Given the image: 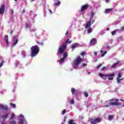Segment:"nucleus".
<instances>
[{
  "label": "nucleus",
  "instance_id": "f257e3e1",
  "mask_svg": "<svg viewBox=\"0 0 124 124\" xmlns=\"http://www.w3.org/2000/svg\"><path fill=\"white\" fill-rule=\"evenodd\" d=\"M31 57H36L38 53H39V51H40V48L39 46L37 45L33 46L31 47Z\"/></svg>",
  "mask_w": 124,
  "mask_h": 124
},
{
  "label": "nucleus",
  "instance_id": "f03ea898",
  "mask_svg": "<svg viewBox=\"0 0 124 124\" xmlns=\"http://www.w3.org/2000/svg\"><path fill=\"white\" fill-rule=\"evenodd\" d=\"M83 62V59H82L80 56L77 57V59L75 60L74 62V68L76 69V68L79 66L80 62Z\"/></svg>",
  "mask_w": 124,
  "mask_h": 124
},
{
  "label": "nucleus",
  "instance_id": "7ed1b4c3",
  "mask_svg": "<svg viewBox=\"0 0 124 124\" xmlns=\"http://www.w3.org/2000/svg\"><path fill=\"white\" fill-rule=\"evenodd\" d=\"M89 121L91 122V124H96V123L98 124V123L101 122V119L99 118H91Z\"/></svg>",
  "mask_w": 124,
  "mask_h": 124
},
{
  "label": "nucleus",
  "instance_id": "20e7f679",
  "mask_svg": "<svg viewBox=\"0 0 124 124\" xmlns=\"http://www.w3.org/2000/svg\"><path fill=\"white\" fill-rule=\"evenodd\" d=\"M65 49H66V45L64 44L59 47L58 50V52L59 54H63V53H64V51H65Z\"/></svg>",
  "mask_w": 124,
  "mask_h": 124
},
{
  "label": "nucleus",
  "instance_id": "39448f33",
  "mask_svg": "<svg viewBox=\"0 0 124 124\" xmlns=\"http://www.w3.org/2000/svg\"><path fill=\"white\" fill-rule=\"evenodd\" d=\"M115 75V74L112 73L109 75L108 74H103L102 73H100L99 75V76H100L101 78H102V77H114Z\"/></svg>",
  "mask_w": 124,
  "mask_h": 124
},
{
  "label": "nucleus",
  "instance_id": "423d86ee",
  "mask_svg": "<svg viewBox=\"0 0 124 124\" xmlns=\"http://www.w3.org/2000/svg\"><path fill=\"white\" fill-rule=\"evenodd\" d=\"M71 91L73 95H75L76 96H77V95H78V90L75 89V88H72Z\"/></svg>",
  "mask_w": 124,
  "mask_h": 124
},
{
  "label": "nucleus",
  "instance_id": "0eeeda50",
  "mask_svg": "<svg viewBox=\"0 0 124 124\" xmlns=\"http://www.w3.org/2000/svg\"><path fill=\"white\" fill-rule=\"evenodd\" d=\"M90 44L91 46L95 45V44H96V39L94 38H92L90 41Z\"/></svg>",
  "mask_w": 124,
  "mask_h": 124
},
{
  "label": "nucleus",
  "instance_id": "6e6552de",
  "mask_svg": "<svg viewBox=\"0 0 124 124\" xmlns=\"http://www.w3.org/2000/svg\"><path fill=\"white\" fill-rule=\"evenodd\" d=\"M92 26V18H90L87 23L86 26H85V29H88Z\"/></svg>",
  "mask_w": 124,
  "mask_h": 124
},
{
  "label": "nucleus",
  "instance_id": "1a4fd4ad",
  "mask_svg": "<svg viewBox=\"0 0 124 124\" xmlns=\"http://www.w3.org/2000/svg\"><path fill=\"white\" fill-rule=\"evenodd\" d=\"M5 10V6L4 5H2L0 8V14L3 15L4 11Z\"/></svg>",
  "mask_w": 124,
  "mask_h": 124
},
{
  "label": "nucleus",
  "instance_id": "9d476101",
  "mask_svg": "<svg viewBox=\"0 0 124 124\" xmlns=\"http://www.w3.org/2000/svg\"><path fill=\"white\" fill-rule=\"evenodd\" d=\"M19 118L20 119H19V123L20 124H24V123H25V117H24V116L20 115H19Z\"/></svg>",
  "mask_w": 124,
  "mask_h": 124
},
{
  "label": "nucleus",
  "instance_id": "9b49d317",
  "mask_svg": "<svg viewBox=\"0 0 124 124\" xmlns=\"http://www.w3.org/2000/svg\"><path fill=\"white\" fill-rule=\"evenodd\" d=\"M18 43V36H15L14 38V42L13 43V46H15Z\"/></svg>",
  "mask_w": 124,
  "mask_h": 124
},
{
  "label": "nucleus",
  "instance_id": "f8f14e48",
  "mask_svg": "<svg viewBox=\"0 0 124 124\" xmlns=\"http://www.w3.org/2000/svg\"><path fill=\"white\" fill-rule=\"evenodd\" d=\"M89 6L88 4L83 5L81 8V12L83 11H85V10H86V9H88V8H89Z\"/></svg>",
  "mask_w": 124,
  "mask_h": 124
},
{
  "label": "nucleus",
  "instance_id": "ddd939ff",
  "mask_svg": "<svg viewBox=\"0 0 124 124\" xmlns=\"http://www.w3.org/2000/svg\"><path fill=\"white\" fill-rule=\"evenodd\" d=\"M120 63V62L118 61L117 62L113 63L111 66H110V68H115L116 66H118V64Z\"/></svg>",
  "mask_w": 124,
  "mask_h": 124
},
{
  "label": "nucleus",
  "instance_id": "4468645a",
  "mask_svg": "<svg viewBox=\"0 0 124 124\" xmlns=\"http://www.w3.org/2000/svg\"><path fill=\"white\" fill-rule=\"evenodd\" d=\"M109 105H115V106H119V105H121V104L118 103V102H110L109 103Z\"/></svg>",
  "mask_w": 124,
  "mask_h": 124
},
{
  "label": "nucleus",
  "instance_id": "2eb2a0df",
  "mask_svg": "<svg viewBox=\"0 0 124 124\" xmlns=\"http://www.w3.org/2000/svg\"><path fill=\"white\" fill-rule=\"evenodd\" d=\"M113 10V8L107 9L105 10V14H107V13H110V12H112Z\"/></svg>",
  "mask_w": 124,
  "mask_h": 124
},
{
  "label": "nucleus",
  "instance_id": "dca6fc26",
  "mask_svg": "<svg viewBox=\"0 0 124 124\" xmlns=\"http://www.w3.org/2000/svg\"><path fill=\"white\" fill-rule=\"evenodd\" d=\"M0 108L3 110H5V111H7V110H8V108L7 107V106L1 105Z\"/></svg>",
  "mask_w": 124,
  "mask_h": 124
},
{
  "label": "nucleus",
  "instance_id": "f3484780",
  "mask_svg": "<svg viewBox=\"0 0 124 124\" xmlns=\"http://www.w3.org/2000/svg\"><path fill=\"white\" fill-rule=\"evenodd\" d=\"M78 46V43H76L72 45L71 48L72 49H75V48H77Z\"/></svg>",
  "mask_w": 124,
  "mask_h": 124
},
{
  "label": "nucleus",
  "instance_id": "a211bd4d",
  "mask_svg": "<svg viewBox=\"0 0 124 124\" xmlns=\"http://www.w3.org/2000/svg\"><path fill=\"white\" fill-rule=\"evenodd\" d=\"M4 40L6 41V44H8V36L5 35L4 37Z\"/></svg>",
  "mask_w": 124,
  "mask_h": 124
},
{
  "label": "nucleus",
  "instance_id": "6ab92c4d",
  "mask_svg": "<svg viewBox=\"0 0 124 124\" xmlns=\"http://www.w3.org/2000/svg\"><path fill=\"white\" fill-rule=\"evenodd\" d=\"M8 117V113H6L5 115L2 116V119H7Z\"/></svg>",
  "mask_w": 124,
  "mask_h": 124
},
{
  "label": "nucleus",
  "instance_id": "aec40b11",
  "mask_svg": "<svg viewBox=\"0 0 124 124\" xmlns=\"http://www.w3.org/2000/svg\"><path fill=\"white\" fill-rule=\"evenodd\" d=\"M92 31H93V29H92V27H89V29L87 30L88 33H91Z\"/></svg>",
  "mask_w": 124,
  "mask_h": 124
},
{
  "label": "nucleus",
  "instance_id": "412c9836",
  "mask_svg": "<svg viewBox=\"0 0 124 124\" xmlns=\"http://www.w3.org/2000/svg\"><path fill=\"white\" fill-rule=\"evenodd\" d=\"M61 4V1H58V2H55L54 3V6H57L58 5H60Z\"/></svg>",
  "mask_w": 124,
  "mask_h": 124
},
{
  "label": "nucleus",
  "instance_id": "4be33fe9",
  "mask_svg": "<svg viewBox=\"0 0 124 124\" xmlns=\"http://www.w3.org/2000/svg\"><path fill=\"white\" fill-rule=\"evenodd\" d=\"M64 60H65L64 58H61L59 61L60 63H62L63 62H64Z\"/></svg>",
  "mask_w": 124,
  "mask_h": 124
},
{
  "label": "nucleus",
  "instance_id": "5701e85b",
  "mask_svg": "<svg viewBox=\"0 0 124 124\" xmlns=\"http://www.w3.org/2000/svg\"><path fill=\"white\" fill-rule=\"evenodd\" d=\"M83 95L85 97H88V96H89V94H88V93L86 92H83Z\"/></svg>",
  "mask_w": 124,
  "mask_h": 124
},
{
  "label": "nucleus",
  "instance_id": "b1692460",
  "mask_svg": "<svg viewBox=\"0 0 124 124\" xmlns=\"http://www.w3.org/2000/svg\"><path fill=\"white\" fill-rule=\"evenodd\" d=\"M68 124H76V123H73V119H71V120H70L68 122Z\"/></svg>",
  "mask_w": 124,
  "mask_h": 124
},
{
  "label": "nucleus",
  "instance_id": "393cba45",
  "mask_svg": "<svg viewBox=\"0 0 124 124\" xmlns=\"http://www.w3.org/2000/svg\"><path fill=\"white\" fill-rule=\"evenodd\" d=\"M21 54H22V55L23 56V57H24V58H25V57H26V51H22Z\"/></svg>",
  "mask_w": 124,
  "mask_h": 124
},
{
  "label": "nucleus",
  "instance_id": "a878e982",
  "mask_svg": "<svg viewBox=\"0 0 124 124\" xmlns=\"http://www.w3.org/2000/svg\"><path fill=\"white\" fill-rule=\"evenodd\" d=\"M11 106H12V108H16V105L15 104H13L12 103H11L10 104Z\"/></svg>",
  "mask_w": 124,
  "mask_h": 124
},
{
  "label": "nucleus",
  "instance_id": "bb28decb",
  "mask_svg": "<svg viewBox=\"0 0 124 124\" xmlns=\"http://www.w3.org/2000/svg\"><path fill=\"white\" fill-rule=\"evenodd\" d=\"M11 124H17V122L15 120L10 122Z\"/></svg>",
  "mask_w": 124,
  "mask_h": 124
},
{
  "label": "nucleus",
  "instance_id": "cd10ccee",
  "mask_svg": "<svg viewBox=\"0 0 124 124\" xmlns=\"http://www.w3.org/2000/svg\"><path fill=\"white\" fill-rule=\"evenodd\" d=\"M68 56V54H67V53L66 52H64L63 55H62V56L63 57V58H64V59H65V58H66V57H67Z\"/></svg>",
  "mask_w": 124,
  "mask_h": 124
},
{
  "label": "nucleus",
  "instance_id": "c85d7f7f",
  "mask_svg": "<svg viewBox=\"0 0 124 124\" xmlns=\"http://www.w3.org/2000/svg\"><path fill=\"white\" fill-rule=\"evenodd\" d=\"M108 120L109 121H111V120H112V119H113L114 118V115H109L108 117Z\"/></svg>",
  "mask_w": 124,
  "mask_h": 124
},
{
  "label": "nucleus",
  "instance_id": "c756f323",
  "mask_svg": "<svg viewBox=\"0 0 124 124\" xmlns=\"http://www.w3.org/2000/svg\"><path fill=\"white\" fill-rule=\"evenodd\" d=\"M116 33H117V31H116V30H114L111 32L112 35H115V34H116Z\"/></svg>",
  "mask_w": 124,
  "mask_h": 124
},
{
  "label": "nucleus",
  "instance_id": "7c9ffc66",
  "mask_svg": "<svg viewBox=\"0 0 124 124\" xmlns=\"http://www.w3.org/2000/svg\"><path fill=\"white\" fill-rule=\"evenodd\" d=\"M15 117V114L14 113H13L11 115V117L10 118V119L13 120Z\"/></svg>",
  "mask_w": 124,
  "mask_h": 124
},
{
  "label": "nucleus",
  "instance_id": "2f4dec72",
  "mask_svg": "<svg viewBox=\"0 0 124 124\" xmlns=\"http://www.w3.org/2000/svg\"><path fill=\"white\" fill-rule=\"evenodd\" d=\"M107 53V51H104V52L103 53V54H102L101 57H103L105 56V55H106Z\"/></svg>",
  "mask_w": 124,
  "mask_h": 124
},
{
  "label": "nucleus",
  "instance_id": "473e14b6",
  "mask_svg": "<svg viewBox=\"0 0 124 124\" xmlns=\"http://www.w3.org/2000/svg\"><path fill=\"white\" fill-rule=\"evenodd\" d=\"M116 80H117L118 83H121V80H123V78L120 79L119 78H117Z\"/></svg>",
  "mask_w": 124,
  "mask_h": 124
},
{
  "label": "nucleus",
  "instance_id": "72a5a7b5",
  "mask_svg": "<svg viewBox=\"0 0 124 124\" xmlns=\"http://www.w3.org/2000/svg\"><path fill=\"white\" fill-rule=\"evenodd\" d=\"M66 43H68V44H70V43H71V41H69V39H68L66 41Z\"/></svg>",
  "mask_w": 124,
  "mask_h": 124
},
{
  "label": "nucleus",
  "instance_id": "f704fd0d",
  "mask_svg": "<svg viewBox=\"0 0 124 124\" xmlns=\"http://www.w3.org/2000/svg\"><path fill=\"white\" fill-rule=\"evenodd\" d=\"M114 100H115L116 102H118V101H119V100L118 99L115 100V99H112L111 100H109V101H114Z\"/></svg>",
  "mask_w": 124,
  "mask_h": 124
},
{
  "label": "nucleus",
  "instance_id": "c9c22d12",
  "mask_svg": "<svg viewBox=\"0 0 124 124\" xmlns=\"http://www.w3.org/2000/svg\"><path fill=\"white\" fill-rule=\"evenodd\" d=\"M81 55L82 57H83V58H84V57H85V52H82L81 53Z\"/></svg>",
  "mask_w": 124,
  "mask_h": 124
},
{
  "label": "nucleus",
  "instance_id": "e433bc0d",
  "mask_svg": "<svg viewBox=\"0 0 124 124\" xmlns=\"http://www.w3.org/2000/svg\"><path fill=\"white\" fill-rule=\"evenodd\" d=\"M70 103V104H73L74 103V100L73 99H72Z\"/></svg>",
  "mask_w": 124,
  "mask_h": 124
},
{
  "label": "nucleus",
  "instance_id": "4c0bfd02",
  "mask_svg": "<svg viewBox=\"0 0 124 124\" xmlns=\"http://www.w3.org/2000/svg\"><path fill=\"white\" fill-rule=\"evenodd\" d=\"M3 63H4V62H1L0 64V67H1V66H2L3 65Z\"/></svg>",
  "mask_w": 124,
  "mask_h": 124
},
{
  "label": "nucleus",
  "instance_id": "58836bf2",
  "mask_svg": "<svg viewBox=\"0 0 124 124\" xmlns=\"http://www.w3.org/2000/svg\"><path fill=\"white\" fill-rule=\"evenodd\" d=\"M121 77H122V75H121V73H118V77H117V78H121Z\"/></svg>",
  "mask_w": 124,
  "mask_h": 124
},
{
  "label": "nucleus",
  "instance_id": "ea45409f",
  "mask_svg": "<svg viewBox=\"0 0 124 124\" xmlns=\"http://www.w3.org/2000/svg\"><path fill=\"white\" fill-rule=\"evenodd\" d=\"M66 113V110L65 109H63L62 112V115H64Z\"/></svg>",
  "mask_w": 124,
  "mask_h": 124
},
{
  "label": "nucleus",
  "instance_id": "a19ab883",
  "mask_svg": "<svg viewBox=\"0 0 124 124\" xmlns=\"http://www.w3.org/2000/svg\"><path fill=\"white\" fill-rule=\"evenodd\" d=\"M94 16V13L93 12L91 14V17L93 18V16Z\"/></svg>",
  "mask_w": 124,
  "mask_h": 124
},
{
  "label": "nucleus",
  "instance_id": "79ce46f5",
  "mask_svg": "<svg viewBox=\"0 0 124 124\" xmlns=\"http://www.w3.org/2000/svg\"><path fill=\"white\" fill-rule=\"evenodd\" d=\"M101 66H102V64H100L96 66V68H99Z\"/></svg>",
  "mask_w": 124,
  "mask_h": 124
},
{
  "label": "nucleus",
  "instance_id": "37998d69",
  "mask_svg": "<svg viewBox=\"0 0 124 124\" xmlns=\"http://www.w3.org/2000/svg\"><path fill=\"white\" fill-rule=\"evenodd\" d=\"M87 65H88V64L85 63H83L82 64V66H83V67H85V66H87Z\"/></svg>",
  "mask_w": 124,
  "mask_h": 124
},
{
  "label": "nucleus",
  "instance_id": "c03bdc74",
  "mask_svg": "<svg viewBox=\"0 0 124 124\" xmlns=\"http://www.w3.org/2000/svg\"><path fill=\"white\" fill-rule=\"evenodd\" d=\"M108 80H113V77H111V78H108Z\"/></svg>",
  "mask_w": 124,
  "mask_h": 124
},
{
  "label": "nucleus",
  "instance_id": "a18cd8bd",
  "mask_svg": "<svg viewBox=\"0 0 124 124\" xmlns=\"http://www.w3.org/2000/svg\"><path fill=\"white\" fill-rule=\"evenodd\" d=\"M40 45L43 46V45H44V43H43V42H41V43H40Z\"/></svg>",
  "mask_w": 124,
  "mask_h": 124
},
{
  "label": "nucleus",
  "instance_id": "49530a36",
  "mask_svg": "<svg viewBox=\"0 0 124 124\" xmlns=\"http://www.w3.org/2000/svg\"><path fill=\"white\" fill-rule=\"evenodd\" d=\"M105 69H106V67H104L101 68L102 71H103V70H104Z\"/></svg>",
  "mask_w": 124,
  "mask_h": 124
},
{
  "label": "nucleus",
  "instance_id": "de8ad7c7",
  "mask_svg": "<svg viewBox=\"0 0 124 124\" xmlns=\"http://www.w3.org/2000/svg\"><path fill=\"white\" fill-rule=\"evenodd\" d=\"M94 56H97V53L94 52Z\"/></svg>",
  "mask_w": 124,
  "mask_h": 124
},
{
  "label": "nucleus",
  "instance_id": "09e8293b",
  "mask_svg": "<svg viewBox=\"0 0 124 124\" xmlns=\"http://www.w3.org/2000/svg\"><path fill=\"white\" fill-rule=\"evenodd\" d=\"M29 28V25L28 24H26V28L28 29Z\"/></svg>",
  "mask_w": 124,
  "mask_h": 124
},
{
  "label": "nucleus",
  "instance_id": "8fccbe9b",
  "mask_svg": "<svg viewBox=\"0 0 124 124\" xmlns=\"http://www.w3.org/2000/svg\"><path fill=\"white\" fill-rule=\"evenodd\" d=\"M68 34V31H67V32L65 33V35H67Z\"/></svg>",
  "mask_w": 124,
  "mask_h": 124
},
{
  "label": "nucleus",
  "instance_id": "3c124183",
  "mask_svg": "<svg viewBox=\"0 0 124 124\" xmlns=\"http://www.w3.org/2000/svg\"><path fill=\"white\" fill-rule=\"evenodd\" d=\"M36 43L37 44H40V43L37 41H36Z\"/></svg>",
  "mask_w": 124,
  "mask_h": 124
},
{
  "label": "nucleus",
  "instance_id": "603ef678",
  "mask_svg": "<svg viewBox=\"0 0 124 124\" xmlns=\"http://www.w3.org/2000/svg\"><path fill=\"white\" fill-rule=\"evenodd\" d=\"M123 30H124V27H123L121 29V31H123Z\"/></svg>",
  "mask_w": 124,
  "mask_h": 124
},
{
  "label": "nucleus",
  "instance_id": "864d4df0",
  "mask_svg": "<svg viewBox=\"0 0 124 124\" xmlns=\"http://www.w3.org/2000/svg\"><path fill=\"white\" fill-rule=\"evenodd\" d=\"M109 30H110V29L109 28H107L106 30L107 31H109Z\"/></svg>",
  "mask_w": 124,
  "mask_h": 124
},
{
  "label": "nucleus",
  "instance_id": "5fc2aeb1",
  "mask_svg": "<svg viewBox=\"0 0 124 124\" xmlns=\"http://www.w3.org/2000/svg\"><path fill=\"white\" fill-rule=\"evenodd\" d=\"M11 34H12V33H13V31H11L10 32Z\"/></svg>",
  "mask_w": 124,
  "mask_h": 124
},
{
  "label": "nucleus",
  "instance_id": "6e6d98bb",
  "mask_svg": "<svg viewBox=\"0 0 124 124\" xmlns=\"http://www.w3.org/2000/svg\"><path fill=\"white\" fill-rule=\"evenodd\" d=\"M49 12L51 14H52V11L51 10H49Z\"/></svg>",
  "mask_w": 124,
  "mask_h": 124
},
{
  "label": "nucleus",
  "instance_id": "4d7b16f0",
  "mask_svg": "<svg viewBox=\"0 0 124 124\" xmlns=\"http://www.w3.org/2000/svg\"><path fill=\"white\" fill-rule=\"evenodd\" d=\"M1 124H6V123H4V122H2L1 123Z\"/></svg>",
  "mask_w": 124,
  "mask_h": 124
},
{
  "label": "nucleus",
  "instance_id": "13d9d810",
  "mask_svg": "<svg viewBox=\"0 0 124 124\" xmlns=\"http://www.w3.org/2000/svg\"><path fill=\"white\" fill-rule=\"evenodd\" d=\"M105 107L108 108V107H109V106H108V105H106V106H105Z\"/></svg>",
  "mask_w": 124,
  "mask_h": 124
},
{
  "label": "nucleus",
  "instance_id": "bf43d9fd",
  "mask_svg": "<svg viewBox=\"0 0 124 124\" xmlns=\"http://www.w3.org/2000/svg\"><path fill=\"white\" fill-rule=\"evenodd\" d=\"M87 74H91V72H88V73H87Z\"/></svg>",
  "mask_w": 124,
  "mask_h": 124
},
{
  "label": "nucleus",
  "instance_id": "052dcab7",
  "mask_svg": "<svg viewBox=\"0 0 124 124\" xmlns=\"http://www.w3.org/2000/svg\"><path fill=\"white\" fill-rule=\"evenodd\" d=\"M110 0H106V2H108Z\"/></svg>",
  "mask_w": 124,
  "mask_h": 124
},
{
  "label": "nucleus",
  "instance_id": "680f3d73",
  "mask_svg": "<svg viewBox=\"0 0 124 124\" xmlns=\"http://www.w3.org/2000/svg\"><path fill=\"white\" fill-rule=\"evenodd\" d=\"M121 101H123V102H124V100H122V99H120Z\"/></svg>",
  "mask_w": 124,
  "mask_h": 124
},
{
  "label": "nucleus",
  "instance_id": "e2e57ef3",
  "mask_svg": "<svg viewBox=\"0 0 124 124\" xmlns=\"http://www.w3.org/2000/svg\"><path fill=\"white\" fill-rule=\"evenodd\" d=\"M64 120H66V117L64 116Z\"/></svg>",
  "mask_w": 124,
  "mask_h": 124
},
{
  "label": "nucleus",
  "instance_id": "0e129e2a",
  "mask_svg": "<svg viewBox=\"0 0 124 124\" xmlns=\"http://www.w3.org/2000/svg\"><path fill=\"white\" fill-rule=\"evenodd\" d=\"M100 53H103V50H100Z\"/></svg>",
  "mask_w": 124,
  "mask_h": 124
},
{
  "label": "nucleus",
  "instance_id": "69168bd1",
  "mask_svg": "<svg viewBox=\"0 0 124 124\" xmlns=\"http://www.w3.org/2000/svg\"><path fill=\"white\" fill-rule=\"evenodd\" d=\"M22 12H23V13H24L25 12V10H23L22 11Z\"/></svg>",
  "mask_w": 124,
  "mask_h": 124
},
{
  "label": "nucleus",
  "instance_id": "338daca9",
  "mask_svg": "<svg viewBox=\"0 0 124 124\" xmlns=\"http://www.w3.org/2000/svg\"><path fill=\"white\" fill-rule=\"evenodd\" d=\"M12 13H13V10H12Z\"/></svg>",
  "mask_w": 124,
  "mask_h": 124
},
{
  "label": "nucleus",
  "instance_id": "774afa93",
  "mask_svg": "<svg viewBox=\"0 0 124 124\" xmlns=\"http://www.w3.org/2000/svg\"><path fill=\"white\" fill-rule=\"evenodd\" d=\"M66 119H64V122H66Z\"/></svg>",
  "mask_w": 124,
  "mask_h": 124
}]
</instances>
